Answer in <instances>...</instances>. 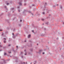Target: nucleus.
I'll return each instance as SVG.
<instances>
[{
	"label": "nucleus",
	"instance_id": "f257e3e1",
	"mask_svg": "<svg viewBox=\"0 0 64 64\" xmlns=\"http://www.w3.org/2000/svg\"><path fill=\"white\" fill-rule=\"evenodd\" d=\"M5 21L6 22L8 23V24H10V21H9V20H5Z\"/></svg>",
	"mask_w": 64,
	"mask_h": 64
},
{
	"label": "nucleus",
	"instance_id": "f03ea898",
	"mask_svg": "<svg viewBox=\"0 0 64 64\" xmlns=\"http://www.w3.org/2000/svg\"><path fill=\"white\" fill-rule=\"evenodd\" d=\"M12 50L14 52V53L15 54H16V53L17 52V50H14V49H12Z\"/></svg>",
	"mask_w": 64,
	"mask_h": 64
},
{
	"label": "nucleus",
	"instance_id": "7ed1b4c3",
	"mask_svg": "<svg viewBox=\"0 0 64 64\" xmlns=\"http://www.w3.org/2000/svg\"><path fill=\"white\" fill-rule=\"evenodd\" d=\"M11 10H12V11H15V8H11Z\"/></svg>",
	"mask_w": 64,
	"mask_h": 64
},
{
	"label": "nucleus",
	"instance_id": "20e7f679",
	"mask_svg": "<svg viewBox=\"0 0 64 64\" xmlns=\"http://www.w3.org/2000/svg\"><path fill=\"white\" fill-rule=\"evenodd\" d=\"M4 43H6V38H4Z\"/></svg>",
	"mask_w": 64,
	"mask_h": 64
},
{
	"label": "nucleus",
	"instance_id": "39448f33",
	"mask_svg": "<svg viewBox=\"0 0 64 64\" xmlns=\"http://www.w3.org/2000/svg\"><path fill=\"white\" fill-rule=\"evenodd\" d=\"M3 62L4 63V64H6V63H7V62H6V61H7L6 60H4L3 59Z\"/></svg>",
	"mask_w": 64,
	"mask_h": 64
},
{
	"label": "nucleus",
	"instance_id": "423d86ee",
	"mask_svg": "<svg viewBox=\"0 0 64 64\" xmlns=\"http://www.w3.org/2000/svg\"><path fill=\"white\" fill-rule=\"evenodd\" d=\"M6 3L7 5H9V4H10V3H8V2H7V1L6 2Z\"/></svg>",
	"mask_w": 64,
	"mask_h": 64
},
{
	"label": "nucleus",
	"instance_id": "0eeeda50",
	"mask_svg": "<svg viewBox=\"0 0 64 64\" xmlns=\"http://www.w3.org/2000/svg\"><path fill=\"white\" fill-rule=\"evenodd\" d=\"M19 4L20 6H22V3L20 2H19Z\"/></svg>",
	"mask_w": 64,
	"mask_h": 64
},
{
	"label": "nucleus",
	"instance_id": "6e6552de",
	"mask_svg": "<svg viewBox=\"0 0 64 64\" xmlns=\"http://www.w3.org/2000/svg\"><path fill=\"white\" fill-rule=\"evenodd\" d=\"M4 7L6 9V10H8V8H7V6H4Z\"/></svg>",
	"mask_w": 64,
	"mask_h": 64
},
{
	"label": "nucleus",
	"instance_id": "1a4fd4ad",
	"mask_svg": "<svg viewBox=\"0 0 64 64\" xmlns=\"http://www.w3.org/2000/svg\"><path fill=\"white\" fill-rule=\"evenodd\" d=\"M19 34L18 33H16V36H19Z\"/></svg>",
	"mask_w": 64,
	"mask_h": 64
},
{
	"label": "nucleus",
	"instance_id": "9d476101",
	"mask_svg": "<svg viewBox=\"0 0 64 64\" xmlns=\"http://www.w3.org/2000/svg\"><path fill=\"white\" fill-rule=\"evenodd\" d=\"M23 14H24V15H26V14H25V12L24 11L22 12Z\"/></svg>",
	"mask_w": 64,
	"mask_h": 64
},
{
	"label": "nucleus",
	"instance_id": "9b49d317",
	"mask_svg": "<svg viewBox=\"0 0 64 64\" xmlns=\"http://www.w3.org/2000/svg\"><path fill=\"white\" fill-rule=\"evenodd\" d=\"M3 48L4 49H6V46H4L3 47Z\"/></svg>",
	"mask_w": 64,
	"mask_h": 64
},
{
	"label": "nucleus",
	"instance_id": "f8f14e48",
	"mask_svg": "<svg viewBox=\"0 0 64 64\" xmlns=\"http://www.w3.org/2000/svg\"><path fill=\"white\" fill-rule=\"evenodd\" d=\"M13 37L14 38H15L16 37V35H13Z\"/></svg>",
	"mask_w": 64,
	"mask_h": 64
},
{
	"label": "nucleus",
	"instance_id": "ddd939ff",
	"mask_svg": "<svg viewBox=\"0 0 64 64\" xmlns=\"http://www.w3.org/2000/svg\"><path fill=\"white\" fill-rule=\"evenodd\" d=\"M30 50L31 52H32V51H33V49H32V48H31L30 49Z\"/></svg>",
	"mask_w": 64,
	"mask_h": 64
},
{
	"label": "nucleus",
	"instance_id": "4468645a",
	"mask_svg": "<svg viewBox=\"0 0 64 64\" xmlns=\"http://www.w3.org/2000/svg\"><path fill=\"white\" fill-rule=\"evenodd\" d=\"M18 25L19 26V27H20L21 26V24H18Z\"/></svg>",
	"mask_w": 64,
	"mask_h": 64
},
{
	"label": "nucleus",
	"instance_id": "2eb2a0df",
	"mask_svg": "<svg viewBox=\"0 0 64 64\" xmlns=\"http://www.w3.org/2000/svg\"><path fill=\"white\" fill-rule=\"evenodd\" d=\"M33 11H36V8H33Z\"/></svg>",
	"mask_w": 64,
	"mask_h": 64
},
{
	"label": "nucleus",
	"instance_id": "dca6fc26",
	"mask_svg": "<svg viewBox=\"0 0 64 64\" xmlns=\"http://www.w3.org/2000/svg\"><path fill=\"white\" fill-rule=\"evenodd\" d=\"M30 37H31V35H29L28 36V38H30Z\"/></svg>",
	"mask_w": 64,
	"mask_h": 64
},
{
	"label": "nucleus",
	"instance_id": "f3484780",
	"mask_svg": "<svg viewBox=\"0 0 64 64\" xmlns=\"http://www.w3.org/2000/svg\"><path fill=\"white\" fill-rule=\"evenodd\" d=\"M6 54H6V52L4 53V56H5V55H6Z\"/></svg>",
	"mask_w": 64,
	"mask_h": 64
},
{
	"label": "nucleus",
	"instance_id": "a211bd4d",
	"mask_svg": "<svg viewBox=\"0 0 64 64\" xmlns=\"http://www.w3.org/2000/svg\"><path fill=\"white\" fill-rule=\"evenodd\" d=\"M0 48H2V45H1V43L0 42Z\"/></svg>",
	"mask_w": 64,
	"mask_h": 64
},
{
	"label": "nucleus",
	"instance_id": "6ab92c4d",
	"mask_svg": "<svg viewBox=\"0 0 64 64\" xmlns=\"http://www.w3.org/2000/svg\"><path fill=\"white\" fill-rule=\"evenodd\" d=\"M42 50H39V52H42Z\"/></svg>",
	"mask_w": 64,
	"mask_h": 64
},
{
	"label": "nucleus",
	"instance_id": "aec40b11",
	"mask_svg": "<svg viewBox=\"0 0 64 64\" xmlns=\"http://www.w3.org/2000/svg\"><path fill=\"white\" fill-rule=\"evenodd\" d=\"M23 52H21V53H20L21 55H22L23 54Z\"/></svg>",
	"mask_w": 64,
	"mask_h": 64
},
{
	"label": "nucleus",
	"instance_id": "412c9836",
	"mask_svg": "<svg viewBox=\"0 0 64 64\" xmlns=\"http://www.w3.org/2000/svg\"><path fill=\"white\" fill-rule=\"evenodd\" d=\"M55 7H56V6H55V5H54V6H53V8H55Z\"/></svg>",
	"mask_w": 64,
	"mask_h": 64
},
{
	"label": "nucleus",
	"instance_id": "4be33fe9",
	"mask_svg": "<svg viewBox=\"0 0 64 64\" xmlns=\"http://www.w3.org/2000/svg\"><path fill=\"white\" fill-rule=\"evenodd\" d=\"M24 6H26V3H25L24 4Z\"/></svg>",
	"mask_w": 64,
	"mask_h": 64
},
{
	"label": "nucleus",
	"instance_id": "5701e85b",
	"mask_svg": "<svg viewBox=\"0 0 64 64\" xmlns=\"http://www.w3.org/2000/svg\"><path fill=\"white\" fill-rule=\"evenodd\" d=\"M5 33L6 34H7L8 33V32L7 31H6Z\"/></svg>",
	"mask_w": 64,
	"mask_h": 64
},
{
	"label": "nucleus",
	"instance_id": "b1692460",
	"mask_svg": "<svg viewBox=\"0 0 64 64\" xmlns=\"http://www.w3.org/2000/svg\"><path fill=\"white\" fill-rule=\"evenodd\" d=\"M3 14H4V13H2L0 14V16H2V15H3Z\"/></svg>",
	"mask_w": 64,
	"mask_h": 64
},
{
	"label": "nucleus",
	"instance_id": "393cba45",
	"mask_svg": "<svg viewBox=\"0 0 64 64\" xmlns=\"http://www.w3.org/2000/svg\"><path fill=\"white\" fill-rule=\"evenodd\" d=\"M11 44H9L8 45V46H9V47H10V46H11Z\"/></svg>",
	"mask_w": 64,
	"mask_h": 64
},
{
	"label": "nucleus",
	"instance_id": "a878e982",
	"mask_svg": "<svg viewBox=\"0 0 64 64\" xmlns=\"http://www.w3.org/2000/svg\"><path fill=\"white\" fill-rule=\"evenodd\" d=\"M42 36H45V34H42Z\"/></svg>",
	"mask_w": 64,
	"mask_h": 64
},
{
	"label": "nucleus",
	"instance_id": "bb28decb",
	"mask_svg": "<svg viewBox=\"0 0 64 64\" xmlns=\"http://www.w3.org/2000/svg\"><path fill=\"white\" fill-rule=\"evenodd\" d=\"M46 24H49V22H47L46 23Z\"/></svg>",
	"mask_w": 64,
	"mask_h": 64
},
{
	"label": "nucleus",
	"instance_id": "cd10ccee",
	"mask_svg": "<svg viewBox=\"0 0 64 64\" xmlns=\"http://www.w3.org/2000/svg\"><path fill=\"white\" fill-rule=\"evenodd\" d=\"M23 56H21V58H23Z\"/></svg>",
	"mask_w": 64,
	"mask_h": 64
},
{
	"label": "nucleus",
	"instance_id": "c85d7f7f",
	"mask_svg": "<svg viewBox=\"0 0 64 64\" xmlns=\"http://www.w3.org/2000/svg\"><path fill=\"white\" fill-rule=\"evenodd\" d=\"M10 4H11V3H12V2L10 1Z\"/></svg>",
	"mask_w": 64,
	"mask_h": 64
},
{
	"label": "nucleus",
	"instance_id": "c756f323",
	"mask_svg": "<svg viewBox=\"0 0 64 64\" xmlns=\"http://www.w3.org/2000/svg\"><path fill=\"white\" fill-rule=\"evenodd\" d=\"M44 20H45V19H42V21H44Z\"/></svg>",
	"mask_w": 64,
	"mask_h": 64
},
{
	"label": "nucleus",
	"instance_id": "7c9ffc66",
	"mask_svg": "<svg viewBox=\"0 0 64 64\" xmlns=\"http://www.w3.org/2000/svg\"><path fill=\"white\" fill-rule=\"evenodd\" d=\"M44 54H45V52H44L42 53V54H43V55H44Z\"/></svg>",
	"mask_w": 64,
	"mask_h": 64
},
{
	"label": "nucleus",
	"instance_id": "2f4dec72",
	"mask_svg": "<svg viewBox=\"0 0 64 64\" xmlns=\"http://www.w3.org/2000/svg\"><path fill=\"white\" fill-rule=\"evenodd\" d=\"M46 10V9L44 8V11H45Z\"/></svg>",
	"mask_w": 64,
	"mask_h": 64
},
{
	"label": "nucleus",
	"instance_id": "473e14b6",
	"mask_svg": "<svg viewBox=\"0 0 64 64\" xmlns=\"http://www.w3.org/2000/svg\"><path fill=\"white\" fill-rule=\"evenodd\" d=\"M45 4H44V5L45 6V5H47V3L46 2L45 3Z\"/></svg>",
	"mask_w": 64,
	"mask_h": 64
},
{
	"label": "nucleus",
	"instance_id": "72a5a7b5",
	"mask_svg": "<svg viewBox=\"0 0 64 64\" xmlns=\"http://www.w3.org/2000/svg\"><path fill=\"white\" fill-rule=\"evenodd\" d=\"M18 62V60H16V62Z\"/></svg>",
	"mask_w": 64,
	"mask_h": 64
},
{
	"label": "nucleus",
	"instance_id": "f704fd0d",
	"mask_svg": "<svg viewBox=\"0 0 64 64\" xmlns=\"http://www.w3.org/2000/svg\"><path fill=\"white\" fill-rule=\"evenodd\" d=\"M16 48L18 49V46H16Z\"/></svg>",
	"mask_w": 64,
	"mask_h": 64
},
{
	"label": "nucleus",
	"instance_id": "c9c22d12",
	"mask_svg": "<svg viewBox=\"0 0 64 64\" xmlns=\"http://www.w3.org/2000/svg\"><path fill=\"white\" fill-rule=\"evenodd\" d=\"M2 51V50H0V52H1Z\"/></svg>",
	"mask_w": 64,
	"mask_h": 64
},
{
	"label": "nucleus",
	"instance_id": "e433bc0d",
	"mask_svg": "<svg viewBox=\"0 0 64 64\" xmlns=\"http://www.w3.org/2000/svg\"><path fill=\"white\" fill-rule=\"evenodd\" d=\"M14 49V47L12 48V49Z\"/></svg>",
	"mask_w": 64,
	"mask_h": 64
},
{
	"label": "nucleus",
	"instance_id": "4c0bfd02",
	"mask_svg": "<svg viewBox=\"0 0 64 64\" xmlns=\"http://www.w3.org/2000/svg\"><path fill=\"white\" fill-rule=\"evenodd\" d=\"M24 11L25 12H26V10H24Z\"/></svg>",
	"mask_w": 64,
	"mask_h": 64
},
{
	"label": "nucleus",
	"instance_id": "58836bf2",
	"mask_svg": "<svg viewBox=\"0 0 64 64\" xmlns=\"http://www.w3.org/2000/svg\"><path fill=\"white\" fill-rule=\"evenodd\" d=\"M11 52H8V53H9V54H10V53H11Z\"/></svg>",
	"mask_w": 64,
	"mask_h": 64
},
{
	"label": "nucleus",
	"instance_id": "ea45409f",
	"mask_svg": "<svg viewBox=\"0 0 64 64\" xmlns=\"http://www.w3.org/2000/svg\"><path fill=\"white\" fill-rule=\"evenodd\" d=\"M42 14H45V12H42Z\"/></svg>",
	"mask_w": 64,
	"mask_h": 64
},
{
	"label": "nucleus",
	"instance_id": "a19ab883",
	"mask_svg": "<svg viewBox=\"0 0 64 64\" xmlns=\"http://www.w3.org/2000/svg\"><path fill=\"white\" fill-rule=\"evenodd\" d=\"M60 8H61V9H62V6H61Z\"/></svg>",
	"mask_w": 64,
	"mask_h": 64
},
{
	"label": "nucleus",
	"instance_id": "79ce46f5",
	"mask_svg": "<svg viewBox=\"0 0 64 64\" xmlns=\"http://www.w3.org/2000/svg\"><path fill=\"white\" fill-rule=\"evenodd\" d=\"M32 32H33L34 33V30H32Z\"/></svg>",
	"mask_w": 64,
	"mask_h": 64
},
{
	"label": "nucleus",
	"instance_id": "37998d69",
	"mask_svg": "<svg viewBox=\"0 0 64 64\" xmlns=\"http://www.w3.org/2000/svg\"><path fill=\"white\" fill-rule=\"evenodd\" d=\"M20 22H22V20H20Z\"/></svg>",
	"mask_w": 64,
	"mask_h": 64
},
{
	"label": "nucleus",
	"instance_id": "c03bdc74",
	"mask_svg": "<svg viewBox=\"0 0 64 64\" xmlns=\"http://www.w3.org/2000/svg\"><path fill=\"white\" fill-rule=\"evenodd\" d=\"M13 31H15V29H14V30H13Z\"/></svg>",
	"mask_w": 64,
	"mask_h": 64
},
{
	"label": "nucleus",
	"instance_id": "a18cd8bd",
	"mask_svg": "<svg viewBox=\"0 0 64 64\" xmlns=\"http://www.w3.org/2000/svg\"><path fill=\"white\" fill-rule=\"evenodd\" d=\"M12 34L13 36V35H14V33H13Z\"/></svg>",
	"mask_w": 64,
	"mask_h": 64
},
{
	"label": "nucleus",
	"instance_id": "49530a36",
	"mask_svg": "<svg viewBox=\"0 0 64 64\" xmlns=\"http://www.w3.org/2000/svg\"><path fill=\"white\" fill-rule=\"evenodd\" d=\"M28 54H31V52H30L28 53Z\"/></svg>",
	"mask_w": 64,
	"mask_h": 64
},
{
	"label": "nucleus",
	"instance_id": "de8ad7c7",
	"mask_svg": "<svg viewBox=\"0 0 64 64\" xmlns=\"http://www.w3.org/2000/svg\"><path fill=\"white\" fill-rule=\"evenodd\" d=\"M1 64H4V63L3 62H2Z\"/></svg>",
	"mask_w": 64,
	"mask_h": 64
},
{
	"label": "nucleus",
	"instance_id": "09e8293b",
	"mask_svg": "<svg viewBox=\"0 0 64 64\" xmlns=\"http://www.w3.org/2000/svg\"><path fill=\"white\" fill-rule=\"evenodd\" d=\"M32 5V6H35V4H33Z\"/></svg>",
	"mask_w": 64,
	"mask_h": 64
},
{
	"label": "nucleus",
	"instance_id": "8fccbe9b",
	"mask_svg": "<svg viewBox=\"0 0 64 64\" xmlns=\"http://www.w3.org/2000/svg\"><path fill=\"white\" fill-rule=\"evenodd\" d=\"M26 0H24V2H26Z\"/></svg>",
	"mask_w": 64,
	"mask_h": 64
},
{
	"label": "nucleus",
	"instance_id": "3c124183",
	"mask_svg": "<svg viewBox=\"0 0 64 64\" xmlns=\"http://www.w3.org/2000/svg\"><path fill=\"white\" fill-rule=\"evenodd\" d=\"M19 8H20L19 6H18V7L17 8H18V9H19Z\"/></svg>",
	"mask_w": 64,
	"mask_h": 64
},
{
	"label": "nucleus",
	"instance_id": "603ef678",
	"mask_svg": "<svg viewBox=\"0 0 64 64\" xmlns=\"http://www.w3.org/2000/svg\"><path fill=\"white\" fill-rule=\"evenodd\" d=\"M56 40H58V38H56Z\"/></svg>",
	"mask_w": 64,
	"mask_h": 64
},
{
	"label": "nucleus",
	"instance_id": "864d4df0",
	"mask_svg": "<svg viewBox=\"0 0 64 64\" xmlns=\"http://www.w3.org/2000/svg\"><path fill=\"white\" fill-rule=\"evenodd\" d=\"M20 10H18V12H20Z\"/></svg>",
	"mask_w": 64,
	"mask_h": 64
},
{
	"label": "nucleus",
	"instance_id": "5fc2aeb1",
	"mask_svg": "<svg viewBox=\"0 0 64 64\" xmlns=\"http://www.w3.org/2000/svg\"><path fill=\"white\" fill-rule=\"evenodd\" d=\"M10 60V59H9L8 60V61H9V60Z\"/></svg>",
	"mask_w": 64,
	"mask_h": 64
},
{
	"label": "nucleus",
	"instance_id": "6e6d98bb",
	"mask_svg": "<svg viewBox=\"0 0 64 64\" xmlns=\"http://www.w3.org/2000/svg\"><path fill=\"white\" fill-rule=\"evenodd\" d=\"M2 31V30H0V31Z\"/></svg>",
	"mask_w": 64,
	"mask_h": 64
},
{
	"label": "nucleus",
	"instance_id": "4d7b16f0",
	"mask_svg": "<svg viewBox=\"0 0 64 64\" xmlns=\"http://www.w3.org/2000/svg\"><path fill=\"white\" fill-rule=\"evenodd\" d=\"M21 64H23V62H22Z\"/></svg>",
	"mask_w": 64,
	"mask_h": 64
},
{
	"label": "nucleus",
	"instance_id": "13d9d810",
	"mask_svg": "<svg viewBox=\"0 0 64 64\" xmlns=\"http://www.w3.org/2000/svg\"><path fill=\"white\" fill-rule=\"evenodd\" d=\"M2 36H3V35H4V34H3V33H2Z\"/></svg>",
	"mask_w": 64,
	"mask_h": 64
},
{
	"label": "nucleus",
	"instance_id": "bf43d9fd",
	"mask_svg": "<svg viewBox=\"0 0 64 64\" xmlns=\"http://www.w3.org/2000/svg\"><path fill=\"white\" fill-rule=\"evenodd\" d=\"M22 0H20V2H22Z\"/></svg>",
	"mask_w": 64,
	"mask_h": 64
},
{
	"label": "nucleus",
	"instance_id": "052dcab7",
	"mask_svg": "<svg viewBox=\"0 0 64 64\" xmlns=\"http://www.w3.org/2000/svg\"><path fill=\"white\" fill-rule=\"evenodd\" d=\"M24 55H27V54L26 53V54H24Z\"/></svg>",
	"mask_w": 64,
	"mask_h": 64
},
{
	"label": "nucleus",
	"instance_id": "680f3d73",
	"mask_svg": "<svg viewBox=\"0 0 64 64\" xmlns=\"http://www.w3.org/2000/svg\"><path fill=\"white\" fill-rule=\"evenodd\" d=\"M1 57L0 56V59H1Z\"/></svg>",
	"mask_w": 64,
	"mask_h": 64
},
{
	"label": "nucleus",
	"instance_id": "e2e57ef3",
	"mask_svg": "<svg viewBox=\"0 0 64 64\" xmlns=\"http://www.w3.org/2000/svg\"><path fill=\"white\" fill-rule=\"evenodd\" d=\"M25 62H23V64H25Z\"/></svg>",
	"mask_w": 64,
	"mask_h": 64
},
{
	"label": "nucleus",
	"instance_id": "0e129e2a",
	"mask_svg": "<svg viewBox=\"0 0 64 64\" xmlns=\"http://www.w3.org/2000/svg\"><path fill=\"white\" fill-rule=\"evenodd\" d=\"M44 8H46V7L45 6H44Z\"/></svg>",
	"mask_w": 64,
	"mask_h": 64
},
{
	"label": "nucleus",
	"instance_id": "69168bd1",
	"mask_svg": "<svg viewBox=\"0 0 64 64\" xmlns=\"http://www.w3.org/2000/svg\"><path fill=\"white\" fill-rule=\"evenodd\" d=\"M26 40H25L24 41V42H26Z\"/></svg>",
	"mask_w": 64,
	"mask_h": 64
},
{
	"label": "nucleus",
	"instance_id": "338daca9",
	"mask_svg": "<svg viewBox=\"0 0 64 64\" xmlns=\"http://www.w3.org/2000/svg\"><path fill=\"white\" fill-rule=\"evenodd\" d=\"M44 30H46V28H44Z\"/></svg>",
	"mask_w": 64,
	"mask_h": 64
},
{
	"label": "nucleus",
	"instance_id": "774afa93",
	"mask_svg": "<svg viewBox=\"0 0 64 64\" xmlns=\"http://www.w3.org/2000/svg\"><path fill=\"white\" fill-rule=\"evenodd\" d=\"M14 11H13L12 12V13H14Z\"/></svg>",
	"mask_w": 64,
	"mask_h": 64
}]
</instances>
